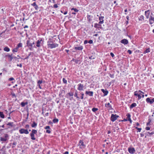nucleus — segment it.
Listing matches in <instances>:
<instances>
[{"label": "nucleus", "mask_w": 154, "mask_h": 154, "mask_svg": "<svg viewBox=\"0 0 154 154\" xmlns=\"http://www.w3.org/2000/svg\"><path fill=\"white\" fill-rule=\"evenodd\" d=\"M145 15L146 19H149V23L152 25L154 23V17L153 14L150 12L149 10L146 11L145 12Z\"/></svg>", "instance_id": "nucleus-1"}, {"label": "nucleus", "mask_w": 154, "mask_h": 154, "mask_svg": "<svg viewBox=\"0 0 154 154\" xmlns=\"http://www.w3.org/2000/svg\"><path fill=\"white\" fill-rule=\"evenodd\" d=\"M37 133V131L36 130L32 129L31 133L30 134V136L31 137L32 140H35V138L34 137V135L36 134Z\"/></svg>", "instance_id": "nucleus-2"}, {"label": "nucleus", "mask_w": 154, "mask_h": 154, "mask_svg": "<svg viewBox=\"0 0 154 154\" xmlns=\"http://www.w3.org/2000/svg\"><path fill=\"white\" fill-rule=\"evenodd\" d=\"M134 95L137 96H144V92L140 90L135 91L134 92Z\"/></svg>", "instance_id": "nucleus-3"}, {"label": "nucleus", "mask_w": 154, "mask_h": 154, "mask_svg": "<svg viewBox=\"0 0 154 154\" xmlns=\"http://www.w3.org/2000/svg\"><path fill=\"white\" fill-rule=\"evenodd\" d=\"M119 117V116L117 115L116 114H112L110 117V120L113 122L116 120Z\"/></svg>", "instance_id": "nucleus-4"}, {"label": "nucleus", "mask_w": 154, "mask_h": 154, "mask_svg": "<svg viewBox=\"0 0 154 154\" xmlns=\"http://www.w3.org/2000/svg\"><path fill=\"white\" fill-rule=\"evenodd\" d=\"M9 137L8 135L7 134H5V138L2 137H1L0 138V141L2 142H5L7 140V138Z\"/></svg>", "instance_id": "nucleus-5"}, {"label": "nucleus", "mask_w": 154, "mask_h": 154, "mask_svg": "<svg viewBox=\"0 0 154 154\" xmlns=\"http://www.w3.org/2000/svg\"><path fill=\"white\" fill-rule=\"evenodd\" d=\"M19 131L21 134H28L29 133V132L27 130L23 128L19 130Z\"/></svg>", "instance_id": "nucleus-6"}, {"label": "nucleus", "mask_w": 154, "mask_h": 154, "mask_svg": "<svg viewBox=\"0 0 154 154\" xmlns=\"http://www.w3.org/2000/svg\"><path fill=\"white\" fill-rule=\"evenodd\" d=\"M42 39H38L36 43V46L37 47H40L42 44Z\"/></svg>", "instance_id": "nucleus-7"}, {"label": "nucleus", "mask_w": 154, "mask_h": 154, "mask_svg": "<svg viewBox=\"0 0 154 154\" xmlns=\"http://www.w3.org/2000/svg\"><path fill=\"white\" fill-rule=\"evenodd\" d=\"M78 88L77 89L79 91H82L83 90L84 86L82 84L80 83L78 85Z\"/></svg>", "instance_id": "nucleus-8"}, {"label": "nucleus", "mask_w": 154, "mask_h": 154, "mask_svg": "<svg viewBox=\"0 0 154 154\" xmlns=\"http://www.w3.org/2000/svg\"><path fill=\"white\" fill-rule=\"evenodd\" d=\"M79 145L80 146V148L81 149L84 148L85 146V145L84 144V142L82 140H80Z\"/></svg>", "instance_id": "nucleus-9"}, {"label": "nucleus", "mask_w": 154, "mask_h": 154, "mask_svg": "<svg viewBox=\"0 0 154 154\" xmlns=\"http://www.w3.org/2000/svg\"><path fill=\"white\" fill-rule=\"evenodd\" d=\"M58 46V45L56 43L49 44V47L51 49L57 47Z\"/></svg>", "instance_id": "nucleus-10"}, {"label": "nucleus", "mask_w": 154, "mask_h": 154, "mask_svg": "<svg viewBox=\"0 0 154 154\" xmlns=\"http://www.w3.org/2000/svg\"><path fill=\"white\" fill-rule=\"evenodd\" d=\"M128 151L131 154H134L135 152V150L134 148H129Z\"/></svg>", "instance_id": "nucleus-11"}, {"label": "nucleus", "mask_w": 154, "mask_h": 154, "mask_svg": "<svg viewBox=\"0 0 154 154\" xmlns=\"http://www.w3.org/2000/svg\"><path fill=\"white\" fill-rule=\"evenodd\" d=\"M146 101L148 103L152 104L154 102V98L151 99L149 98H148L146 99Z\"/></svg>", "instance_id": "nucleus-12"}, {"label": "nucleus", "mask_w": 154, "mask_h": 154, "mask_svg": "<svg viewBox=\"0 0 154 154\" xmlns=\"http://www.w3.org/2000/svg\"><path fill=\"white\" fill-rule=\"evenodd\" d=\"M104 17L103 16H101L99 17V20H100L99 23V24H103L104 23L103 18Z\"/></svg>", "instance_id": "nucleus-13"}, {"label": "nucleus", "mask_w": 154, "mask_h": 154, "mask_svg": "<svg viewBox=\"0 0 154 154\" xmlns=\"http://www.w3.org/2000/svg\"><path fill=\"white\" fill-rule=\"evenodd\" d=\"M26 44L27 46L29 47H32V43H30V41L29 40H28L26 42ZM30 50H31V48H29Z\"/></svg>", "instance_id": "nucleus-14"}, {"label": "nucleus", "mask_w": 154, "mask_h": 154, "mask_svg": "<svg viewBox=\"0 0 154 154\" xmlns=\"http://www.w3.org/2000/svg\"><path fill=\"white\" fill-rule=\"evenodd\" d=\"M121 42L122 44H124L125 45H127L128 44V42L127 39H124L121 41Z\"/></svg>", "instance_id": "nucleus-15"}, {"label": "nucleus", "mask_w": 154, "mask_h": 154, "mask_svg": "<svg viewBox=\"0 0 154 154\" xmlns=\"http://www.w3.org/2000/svg\"><path fill=\"white\" fill-rule=\"evenodd\" d=\"M85 94L86 95H88L90 96H92L93 94V92L91 91H86Z\"/></svg>", "instance_id": "nucleus-16"}, {"label": "nucleus", "mask_w": 154, "mask_h": 154, "mask_svg": "<svg viewBox=\"0 0 154 154\" xmlns=\"http://www.w3.org/2000/svg\"><path fill=\"white\" fill-rule=\"evenodd\" d=\"M126 116H127V118L128 120V121H129L131 123L132 121L131 120V115L130 113H128L126 115Z\"/></svg>", "instance_id": "nucleus-17"}, {"label": "nucleus", "mask_w": 154, "mask_h": 154, "mask_svg": "<svg viewBox=\"0 0 154 154\" xmlns=\"http://www.w3.org/2000/svg\"><path fill=\"white\" fill-rule=\"evenodd\" d=\"M31 5L33 6L35 10H37L38 8V5L36 4L35 2H34L33 3L31 4Z\"/></svg>", "instance_id": "nucleus-18"}, {"label": "nucleus", "mask_w": 154, "mask_h": 154, "mask_svg": "<svg viewBox=\"0 0 154 154\" xmlns=\"http://www.w3.org/2000/svg\"><path fill=\"white\" fill-rule=\"evenodd\" d=\"M65 91L64 90H61L60 91L59 94L60 96H63L65 95Z\"/></svg>", "instance_id": "nucleus-19"}, {"label": "nucleus", "mask_w": 154, "mask_h": 154, "mask_svg": "<svg viewBox=\"0 0 154 154\" xmlns=\"http://www.w3.org/2000/svg\"><path fill=\"white\" fill-rule=\"evenodd\" d=\"M105 106L109 109V110L111 109H112V106L110 105L109 103H106L105 104Z\"/></svg>", "instance_id": "nucleus-20"}, {"label": "nucleus", "mask_w": 154, "mask_h": 154, "mask_svg": "<svg viewBox=\"0 0 154 154\" xmlns=\"http://www.w3.org/2000/svg\"><path fill=\"white\" fill-rule=\"evenodd\" d=\"M83 49V47L82 46H81L79 47H75V49L76 50L81 51Z\"/></svg>", "instance_id": "nucleus-21"}, {"label": "nucleus", "mask_w": 154, "mask_h": 154, "mask_svg": "<svg viewBox=\"0 0 154 154\" xmlns=\"http://www.w3.org/2000/svg\"><path fill=\"white\" fill-rule=\"evenodd\" d=\"M101 90L103 93L104 96L106 95L108 93V92L107 91L105 90L104 89H102Z\"/></svg>", "instance_id": "nucleus-22"}, {"label": "nucleus", "mask_w": 154, "mask_h": 154, "mask_svg": "<svg viewBox=\"0 0 154 154\" xmlns=\"http://www.w3.org/2000/svg\"><path fill=\"white\" fill-rule=\"evenodd\" d=\"M101 24H99V23H95L94 24V27L95 28H99L101 26L100 25Z\"/></svg>", "instance_id": "nucleus-23"}, {"label": "nucleus", "mask_w": 154, "mask_h": 154, "mask_svg": "<svg viewBox=\"0 0 154 154\" xmlns=\"http://www.w3.org/2000/svg\"><path fill=\"white\" fill-rule=\"evenodd\" d=\"M38 87L40 88L41 89V85L42 83V80H38Z\"/></svg>", "instance_id": "nucleus-24"}, {"label": "nucleus", "mask_w": 154, "mask_h": 154, "mask_svg": "<svg viewBox=\"0 0 154 154\" xmlns=\"http://www.w3.org/2000/svg\"><path fill=\"white\" fill-rule=\"evenodd\" d=\"M37 126V123L35 121L33 122V123L31 124V126L32 128H35Z\"/></svg>", "instance_id": "nucleus-25"}, {"label": "nucleus", "mask_w": 154, "mask_h": 154, "mask_svg": "<svg viewBox=\"0 0 154 154\" xmlns=\"http://www.w3.org/2000/svg\"><path fill=\"white\" fill-rule=\"evenodd\" d=\"M137 104L135 103H132L130 106V108L131 109L133 108V107L136 106Z\"/></svg>", "instance_id": "nucleus-26"}, {"label": "nucleus", "mask_w": 154, "mask_h": 154, "mask_svg": "<svg viewBox=\"0 0 154 154\" xmlns=\"http://www.w3.org/2000/svg\"><path fill=\"white\" fill-rule=\"evenodd\" d=\"M8 57L9 58V60L10 61H12L13 59V57L12 54H8Z\"/></svg>", "instance_id": "nucleus-27"}, {"label": "nucleus", "mask_w": 154, "mask_h": 154, "mask_svg": "<svg viewBox=\"0 0 154 154\" xmlns=\"http://www.w3.org/2000/svg\"><path fill=\"white\" fill-rule=\"evenodd\" d=\"M138 20L139 21H142L144 20V16L141 15L138 18Z\"/></svg>", "instance_id": "nucleus-28"}, {"label": "nucleus", "mask_w": 154, "mask_h": 154, "mask_svg": "<svg viewBox=\"0 0 154 154\" xmlns=\"http://www.w3.org/2000/svg\"><path fill=\"white\" fill-rule=\"evenodd\" d=\"M4 50L6 52H9L10 51V48L7 46L5 47L4 48Z\"/></svg>", "instance_id": "nucleus-29"}, {"label": "nucleus", "mask_w": 154, "mask_h": 154, "mask_svg": "<svg viewBox=\"0 0 154 154\" xmlns=\"http://www.w3.org/2000/svg\"><path fill=\"white\" fill-rule=\"evenodd\" d=\"M28 103L27 102H23L21 103V106L23 107H24Z\"/></svg>", "instance_id": "nucleus-30"}, {"label": "nucleus", "mask_w": 154, "mask_h": 154, "mask_svg": "<svg viewBox=\"0 0 154 154\" xmlns=\"http://www.w3.org/2000/svg\"><path fill=\"white\" fill-rule=\"evenodd\" d=\"M22 46V44L21 43H20L17 44L16 46V47L18 49V48L21 47Z\"/></svg>", "instance_id": "nucleus-31"}, {"label": "nucleus", "mask_w": 154, "mask_h": 154, "mask_svg": "<svg viewBox=\"0 0 154 154\" xmlns=\"http://www.w3.org/2000/svg\"><path fill=\"white\" fill-rule=\"evenodd\" d=\"M18 51V49L16 47L15 48L13 49L12 50V51L13 53L17 52Z\"/></svg>", "instance_id": "nucleus-32"}, {"label": "nucleus", "mask_w": 154, "mask_h": 154, "mask_svg": "<svg viewBox=\"0 0 154 154\" xmlns=\"http://www.w3.org/2000/svg\"><path fill=\"white\" fill-rule=\"evenodd\" d=\"M0 116L2 118H5V116L2 112H0Z\"/></svg>", "instance_id": "nucleus-33"}, {"label": "nucleus", "mask_w": 154, "mask_h": 154, "mask_svg": "<svg viewBox=\"0 0 154 154\" xmlns=\"http://www.w3.org/2000/svg\"><path fill=\"white\" fill-rule=\"evenodd\" d=\"M149 52H150V49L148 48L143 53L144 54H146V53Z\"/></svg>", "instance_id": "nucleus-34"}, {"label": "nucleus", "mask_w": 154, "mask_h": 154, "mask_svg": "<svg viewBox=\"0 0 154 154\" xmlns=\"http://www.w3.org/2000/svg\"><path fill=\"white\" fill-rule=\"evenodd\" d=\"M13 122H10L8 123L7 124V125H9L11 126V127H12L13 126Z\"/></svg>", "instance_id": "nucleus-35"}, {"label": "nucleus", "mask_w": 154, "mask_h": 154, "mask_svg": "<svg viewBox=\"0 0 154 154\" xmlns=\"http://www.w3.org/2000/svg\"><path fill=\"white\" fill-rule=\"evenodd\" d=\"M98 110V109L97 108H93L92 109V111L93 112H96Z\"/></svg>", "instance_id": "nucleus-36"}, {"label": "nucleus", "mask_w": 154, "mask_h": 154, "mask_svg": "<svg viewBox=\"0 0 154 154\" xmlns=\"http://www.w3.org/2000/svg\"><path fill=\"white\" fill-rule=\"evenodd\" d=\"M71 10H74V11L78 12L79 11V10L77 9L76 8H72L71 9Z\"/></svg>", "instance_id": "nucleus-37"}, {"label": "nucleus", "mask_w": 154, "mask_h": 154, "mask_svg": "<svg viewBox=\"0 0 154 154\" xmlns=\"http://www.w3.org/2000/svg\"><path fill=\"white\" fill-rule=\"evenodd\" d=\"M53 121L54 123H57L58 121V120L57 119H54L53 120Z\"/></svg>", "instance_id": "nucleus-38"}, {"label": "nucleus", "mask_w": 154, "mask_h": 154, "mask_svg": "<svg viewBox=\"0 0 154 154\" xmlns=\"http://www.w3.org/2000/svg\"><path fill=\"white\" fill-rule=\"evenodd\" d=\"M63 83L65 84H66L67 83V80L64 78H63Z\"/></svg>", "instance_id": "nucleus-39"}, {"label": "nucleus", "mask_w": 154, "mask_h": 154, "mask_svg": "<svg viewBox=\"0 0 154 154\" xmlns=\"http://www.w3.org/2000/svg\"><path fill=\"white\" fill-rule=\"evenodd\" d=\"M135 128L137 129L138 130V131H137V132H140L141 131V129H142L141 128H138L137 127H135Z\"/></svg>", "instance_id": "nucleus-40"}, {"label": "nucleus", "mask_w": 154, "mask_h": 154, "mask_svg": "<svg viewBox=\"0 0 154 154\" xmlns=\"http://www.w3.org/2000/svg\"><path fill=\"white\" fill-rule=\"evenodd\" d=\"M88 43L90 44H91L93 43V41L92 40H90L88 42Z\"/></svg>", "instance_id": "nucleus-41"}, {"label": "nucleus", "mask_w": 154, "mask_h": 154, "mask_svg": "<svg viewBox=\"0 0 154 154\" xmlns=\"http://www.w3.org/2000/svg\"><path fill=\"white\" fill-rule=\"evenodd\" d=\"M17 66H19L20 67H22V64L20 63L19 65L18 64H17Z\"/></svg>", "instance_id": "nucleus-42"}, {"label": "nucleus", "mask_w": 154, "mask_h": 154, "mask_svg": "<svg viewBox=\"0 0 154 154\" xmlns=\"http://www.w3.org/2000/svg\"><path fill=\"white\" fill-rule=\"evenodd\" d=\"M128 52L129 54H132V51L130 50H128Z\"/></svg>", "instance_id": "nucleus-43"}, {"label": "nucleus", "mask_w": 154, "mask_h": 154, "mask_svg": "<svg viewBox=\"0 0 154 154\" xmlns=\"http://www.w3.org/2000/svg\"><path fill=\"white\" fill-rule=\"evenodd\" d=\"M14 80V79L13 78V77H12V78H10L9 79V80L10 81H12L13 80Z\"/></svg>", "instance_id": "nucleus-44"}, {"label": "nucleus", "mask_w": 154, "mask_h": 154, "mask_svg": "<svg viewBox=\"0 0 154 154\" xmlns=\"http://www.w3.org/2000/svg\"><path fill=\"white\" fill-rule=\"evenodd\" d=\"M110 55H111V56L112 57H113L114 56V54L112 53V52H111L110 53Z\"/></svg>", "instance_id": "nucleus-45"}, {"label": "nucleus", "mask_w": 154, "mask_h": 154, "mask_svg": "<svg viewBox=\"0 0 154 154\" xmlns=\"http://www.w3.org/2000/svg\"><path fill=\"white\" fill-rule=\"evenodd\" d=\"M29 125H26L25 126V128H29Z\"/></svg>", "instance_id": "nucleus-46"}, {"label": "nucleus", "mask_w": 154, "mask_h": 154, "mask_svg": "<svg viewBox=\"0 0 154 154\" xmlns=\"http://www.w3.org/2000/svg\"><path fill=\"white\" fill-rule=\"evenodd\" d=\"M54 8H58V5H57V4H54Z\"/></svg>", "instance_id": "nucleus-47"}, {"label": "nucleus", "mask_w": 154, "mask_h": 154, "mask_svg": "<svg viewBox=\"0 0 154 154\" xmlns=\"http://www.w3.org/2000/svg\"><path fill=\"white\" fill-rule=\"evenodd\" d=\"M88 42V41L87 40H85L84 42V44H86Z\"/></svg>", "instance_id": "nucleus-48"}, {"label": "nucleus", "mask_w": 154, "mask_h": 154, "mask_svg": "<svg viewBox=\"0 0 154 154\" xmlns=\"http://www.w3.org/2000/svg\"><path fill=\"white\" fill-rule=\"evenodd\" d=\"M150 128L149 127H146L145 129L146 130H150Z\"/></svg>", "instance_id": "nucleus-49"}, {"label": "nucleus", "mask_w": 154, "mask_h": 154, "mask_svg": "<svg viewBox=\"0 0 154 154\" xmlns=\"http://www.w3.org/2000/svg\"><path fill=\"white\" fill-rule=\"evenodd\" d=\"M79 60H75V62L76 63H79Z\"/></svg>", "instance_id": "nucleus-50"}, {"label": "nucleus", "mask_w": 154, "mask_h": 154, "mask_svg": "<svg viewBox=\"0 0 154 154\" xmlns=\"http://www.w3.org/2000/svg\"><path fill=\"white\" fill-rule=\"evenodd\" d=\"M17 144V143L16 142H14L13 143H12V144L13 145H16Z\"/></svg>", "instance_id": "nucleus-51"}, {"label": "nucleus", "mask_w": 154, "mask_h": 154, "mask_svg": "<svg viewBox=\"0 0 154 154\" xmlns=\"http://www.w3.org/2000/svg\"><path fill=\"white\" fill-rule=\"evenodd\" d=\"M140 136L141 137H143L144 136V134H143V133H141L140 134Z\"/></svg>", "instance_id": "nucleus-52"}, {"label": "nucleus", "mask_w": 154, "mask_h": 154, "mask_svg": "<svg viewBox=\"0 0 154 154\" xmlns=\"http://www.w3.org/2000/svg\"><path fill=\"white\" fill-rule=\"evenodd\" d=\"M69 152L68 151L65 152L63 154H68Z\"/></svg>", "instance_id": "nucleus-53"}, {"label": "nucleus", "mask_w": 154, "mask_h": 154, "mask_svg": "<svg viewBox=\"0 0 154 154\" xmlns=\"http://www.w3.org/2000/svg\"><path fill=\"white\" fill-rule=\"evenodd\" d=\"M76 97L79 99L81 98V99H83V97Z\"/></svg>", "instance_id": "nucleus-54"}, {"label": "nucleus", "mask_w": 154, "mask_h": 154, "mask_svg": "<svg viewBox=\"0 0 154 154\" xmlns=\"http://www.w3.org/2000/svg\"><path fill=\"white\" fill-rule=\"evenodd\" d=\"M28 26L27 25H25L24 27V28L25 29L26 28H28Z\"/></svg>", "instance_id": "nucleus-55"}, {"label": "nucleus", "mask_w": 154, "mask_h": 154, "mask_svg": "<svg viewBox=\"0 0 154 154\" xmlns=\"http://www.w3.org/2000/svg\"><path fill=\"white\" fill-rule=\"evenodd\" d=\"M45 129H48V126H46L45 128Z\"/></svg>", "instance_id": "nucleus-56"}, {"label": "nucleus", "mask_w": 154, "mask_h": 154, "mask_svg": "<svg viewBox=\"0 0 154 154\" xmlns=\"http://www.w3.org/2000/svg\"><path fill=\"white\" fill-rule=\"evenodd\" d=\"M67 11H66L64 13H63V14H64V15H66V14H67Z\"/></svg>", "instance_id": "nucleus-57"}, {"label": "nucleus", "mask_w": 154, "mask_h": 154, "mask_svg": "<svg viewBox=\"0 0 154 154\" xmlns=\"http://www.w3.org/2000/svg\"><path fill=\"white\" fill-rule=\"evenodd\" d=\"M136 125L137 126H138L139 125V124L138 122H137L136 123Z\"/></svg>", "instance_id": "nucleus-58"}, {"label": "nucleus", "mask_w": 154, "mask_h": 154, "mask_svg": "<svg viewBox=\"0 0 154 154\" xmlns=\"http://www.w3.org/2000/svg\"><path fill=\"white\" fill-rule=\"evenodd\" d=\"M148 133L149 134H154V133L153 132H151V133H150L149 132H148Z\"/></svg>", "instance_id": "nucleus-59"}, {"label": "nucleus", "mask_w": 154, "mask_h": 154, "mask_svg": "<svg viewBox=\"0 0 154 154\" xmlns=\"http://www.w3.org/2000/svg\"><path fill=\"white\" fill-rule=\"evenodd\" d=\"M151 120L150 119H148V122H149L150 123L151 122Z\"/></svg>", "instance_id": "nucleus-60"}, {"label": "nucleus", "mask_w": 154, "mask_h": 154, "mask_svg": "<svg viewBox=\"0 0 154 154\" xmlns=\"http://www.w3.org/2000/svg\"><path fill=\"white\" fill-rule=\"evenodd\" d=\"M94 36H98V34H96L94 35Z\"/></svg>", "instance_id": "nucleus-61"}, {"label": "nucleus", "mask_w": 154, "mask_h": 154, "mask_svg": "<svg viewBox=\"0 0 154 154\" xmlns=\"http://www.w3.org/2000/svg\"><path fill=\"white\" fill-rule=\"evenodd\" d=\"M150 123L149 122H147L146 123V125H147V126L149 125Z\"/></svg>", "instance_id": "nucleus-62"}, {"label": "nucleus", "mask_w": 154, "mask_h": 154, "mask_svg": "<svg viewBox=\"0 0 154 154\" xmlns=\"http://www.w3.org/2000/svg\"><path fill=\"white\" fill-rule=\"evenodd\" d=\"M128 121V120L127 119H124V121Z\"/></svg>", "instance_id": "nucleus-63"}, {"label": "nucleus", "mask_w": 154, "mask_h": 154, "mask_svg": "<svg viewBox=\"0 0 154 154\" xmlns=\"http://www.w3.org/2000/svg\"><path fill=\"white\" fill-rule=\"evenodd\" d=\"M127 11H127V9H126L125 10V11H125V12H127Z\"/></svg>", "instance_id": "nucleus-64"}]
</instances>
